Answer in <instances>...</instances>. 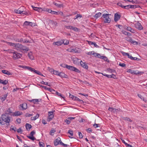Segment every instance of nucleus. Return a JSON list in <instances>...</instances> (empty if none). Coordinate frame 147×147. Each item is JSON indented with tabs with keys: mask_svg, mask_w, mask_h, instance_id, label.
Masks as SVG:
<instances>
[{
	"mask_svg": "<svg viewBox=\"0 0 147 147\" xmlns=\"http://www.w3.org/2000/svg\"><path fill=\"white\" fill-rule=\"evenodd\" d=\"M110 14L104 13L102 17L103 18L104 22L105 23H110L111 21V19L109 18V15Z\"/></svg>",
	"mask_w": 147,
	"mask_h": 147,
	"instance_id": "nucleus-1",
	"label": "nucleus"
},
{
	"mask_svg": "<svg viewBox=\"0 0 147 147\" xmlns=\"http://www.w3.org/2000/svg\"><path fill=\"white\" fill-rule=\"evenodd\" d=\"M1 119L2 120L6 123L7 125H9L10 119L9 116L5 115H1Z\"/></svg>",
	"mask_w": 147,
	"mask_h": 147,
	"instance_id": "nucleus-2",
	"label": "nucleus"
},
{
	"mask_svg": "<svg viewBox=\"0 0 147 147\" xmlns=\"http://www.w3.org/2000/svg\"><path fill=\"white\" fill-rule=\"evenodd\" d=\"M67 69L69 70L74 71L78 73L80 72V71L79 69L73 66L68 65L67 66Z\"/></svg>",
	"mask_w": 147,
	"mask_h": 147,
	"instance_id": "nucleus-3",
	"label": "nucleus"
},
{
	"mask_svg": "<svg viewBox=\"0 0 147 147\" xmlns=\"http://www.w3.org/2000/svg\"><path fill=\"white\" fill-rule=\"evenodd\" d=\"M21 57L22 55L16 52H13V59H16L21 58Z\"/></svg>",
	"mask_w": 147,
	"mask_h": 147,
	"instance_id": "nucleus-4",
	"label": "nucleus"
},
{
	"mask_svg": "<svg viewBox=\"0 0 147 147\" xmlns=\"http://www.w3.org/2000/svg\"><path fill=\"white\" fill-rule=\"evenodd\" d=\"M69 97L70 98H71L73 100L78 101L79 102H83V101L82 100L80 99L78 97L71 94H69Z\"/></svg>",
	"mask_w": 147,
	"mask_h": 147,
	"instance_id": "nucleus-5",
	"label": "nucleus"
},
{
	"mask_svg": "<svg viewBox=\"0 0 147 147\" xmlns=\"http://www.w3.org/2000/svg\"><path fill=\"white\" fill-rule=\"evenodd\" d=\"M54 116L53 115V112L49 111L48 112V121H51L54 117Z\"/></svg>",
	"mask_w": 147,
	"mask_h": 147,
	"instance_id": "nucleus-6",
	"label": "nucleus"
},
{
	"mask_svg": "<svg viewBox=\"0 0 147 147\" xmlns=\"http://www.w3.org/2000/svg\"><path fill=\"white\" fill-rule=\"evenodd\" d=\"M135 26L136 28L139 30H142L143 28V27L141 24L138 22H137L135 24Z\"/></svg>",
	"mask_w": 147,
	"mask_h": 147,
	"instance_id": "nucleus-7",
	"label": "nucleus"
},
{
	"mask_svg": "<svg viewBox=\"0 0 147 147\" xmlns=\"http://www.w3.org/2000/svg\"><path fill=\"white\" fill-rule=\"evenodd\" d=\"M61 142H62L60 138L58 137L54 141V144L55 146H57L58 144H61Z\"/></svg>",
	"mask_w": 147,
	"mask_h": 147,
	"instance_id": "nucleus-8",
	"label": "nucleus"
},
{
	"mask_svg": "<svg viewBox=\"0 0 147 147\" xmlns=\"http://www.w3.org/2000/svg\"><path fill=\"white\" fill-rule=\"evenodd\" d=\"M20 106L21 107V110H25L27 108V104L26 103H24L20 104Z\"/></svg>",
	"mask_w": 147,
	"mask_h": 147,
	"instance_id": "nucleus-9",
	"label": "nucleus"
},
{
	"mask_svg": "<svg viewBox=\"0 0 147 147\" xmlns=\"http://www.w3.org/2000/svg\"><path fill=\"white\" fill-rule=\"evenodd\" d=\"M80 64L81 66L84 68L88 69V66L85 62H84L82 61H81Z\"/></svg>",
	"mask_w": 147,
	"mask_h": 147,
	"instance_id": "nucleus-10",
	"label": "nucleus"
},
{
	"mask_svg": "<svg viewBox=\"0 0 147 147\" xmlns=\"http://www.w3.org/2000/svg\"><path fill=\"white\" fill-rule=\"evenodd\" d=\"M41 100L40 99H32L29 100H28L30 102H33L34 104H37L38 102L40 101Z\"/></svg>",
	"mask_w": 147,
	"mask_h": 147,
	"instance_id": "nucleus-11",
	"label": "nucleus"
},
{
	"mask_svg": "<svg viewBox=\"0 0 147 147\" xmlns=\"http://www.w3.org/2000/svg\"><path fill=\"white\" fill-rule=\"evenodd\" d=\"M102 74L103 75L106 76L108 78H113L114 79H117L116 78V76L114 74H113L111 75H109L106 74Z\"/></svg>",
	"mask_w": 147,
	"mask_h": 147,
	"instance_id": "nucleus-12",
	"label": "nucleus"
},
{
	"mask_svg": "<svg viewBox=\"0 0 147 147\" xmlns=\"http://www.w3.org/2000/svg\"><path fill=\"white\" fill-rule=\"evenodd\" d=\"M22 45L20 44L19 43H17L16 44V49L17 50H20L21 51V50H22Z\"/></svg>",
	"mask_w": 147,
	"mask_h": 147,
	"instance_id": "nucleus-13",
	"label": "nucleus"
},
{
	"mask_svg": "<svg viewBox=\"0 0 147 147\" xmlns=\"http://www.w3.org/2000/svg\"><path fill=\"white\" fill-rule=\"evenodd\" d=\"M80 59H78L77 58H74L73 59V61L74 63L75 64H77L79 63H80L81 61Z\"/></svg>",
	"mask_w": 147,
	"mask_h": 147,
	"instance_id": "nucleus-14",
	"label": "nucleus"
},
{
	"mask_svg": "<svg viewBox=\"0 0 147 147\" xmlns=\"http://www.w3.org/2000/svg\"><path fill=\"white\" fill-rule=\"evenodd\" d=\"M121 17V16L117 13H116L115 14L114 20L115 22L119 20Z\"/></svg>",
	"mask_w": 147,
	"mask_h": 147,
	"instance_id": "nucleus-15",
	"label": "nucleus"
},
{
	"mask_svg": "<svg viewBox=\"0 0 147 147\" xmlns=\"http://www.w3.org/2000/svg\"><path fill=\"white\" fill-rule=\"evenodd\" d=\"M1 72H2L3 74H5L7 75L8 76L11 75L12 74V73H11V72H10L8 71H7V70H1Z\"/></svg>",
	"mask_w": 147,
	"mask_h": 147,
	"instance_id": "nucleus-16",
	"label": "nucleus"
},
{
	"mask_svg": "<svg viewBox=\"0 0 147 147\" xmlns=\"http://www.w3.org/2000/svg\"><path fill=\"white\" fill-rule=\"evenodd\" d=\"M1 41L2 42L6 43L7 44L9 45H10L12 47H15V48L16 47L17 43H13L11 42H7L6 41H5L4 40Z\"/></svg>",
	"mask_w": 147,
	"mask_h": 147,
	"instance_id": "nucleus-17",
	"label": "nucleus"
},
{
	"mask_svg": "<svg viewBox=\"0 0 147 147\" xmlns=\"http://www.w3.org/2000/svg\"><path fill=\"white\" fill-rule=\"evenodd\" d=\"M126 40L134 45H136L137 44V42L135 41H133L131 38H127Z\"/></svg>",
	"mask_w": 147,
	"mask_h": 147,
	"instance_id": "nucleus-18",
	"label": "nucleus"
},
{
	"mask_svg": "<svg viewBox=\"0 0 147 147\" xmlns=\"http://www.w3.org/2000/svg\"><path fill=\"white\" fill-rule=\"evenodd\" d=\"M29 50V49L24 46L22 45V50L21 51L22 52H26Z\"/></svg>",
	"mask_w": 147,
	"mask_h": 147,
	"instance_id": "nucleus-19",
	"label": "nucleus"
},
{
	"mask_svg": "<svg viewBox=\"0 0 147 147\" xmlns=\"http://www.w3.org/2000/svg\"><path fill=\"white\" fill-rule=\"evenodd\" d=\"M53 4L59 8L62 7H63V4L57 3L56 2H54L53 3Z\"/></svg>",
	"mask_w": 147,
	"mask_h": 147,
	"instance_id": "nucleus-20",
	"label": "nucleus"
},
{
	"mask_svg": "<svg viewBox=\"0 0 147 147\" xmlns=\"http://www.w3.org/2000/svg\"><path fill=\"white\" fill-rule=\"evenodd\" d=\"M59 76L61 77L65 78H67L68 77V76L63 72H59Z\"/></svg>",
	"mask_w": 147,
	"mask_h": 147,
	"instance_id": "nucleus-21",
	"label": "nucleus"
},
{
	"mask_svg": "<svg viewBox=\"0 0 147 147\" xmlns=\"http://www.w3.org/2000/svg\"><path fill=\"white\" fill-rule=\"evenodd\" d=\"M31 127L32 126L30 124L28 123H26V128L27 131H29Z\"/></svg>",
	"mask_w": 147,
	"mask_h": 147,
	"instance_id": "nucleus-22",
	"label": "nucleus"
},
{
	"mask_svg": "<svg viewBox=\"0 0 147 147\" xmlns=\"http://www.w3.org/2000/svg\"><path fill=\"white\" fill-rule=\"evenodd\" d=\"M39 114L37 113L36 116L32 117L31 118V120L32 121H34L36 120L39 117Z\"/></svg>",
	"mask_w": 147,
	"mask_h": 147,
	"instance_id": "nucleus-23",
	"label": "nucleus"
},
{
	"mask_svg": "<svg viewBox=\"0 0 147 147\" xmlns=\"http://www.w3.org/2000/svg\"><path fill=\"white\" fill-rule=\"evenodd\" d=\"M127 30L130 31L132 33H134L135 32V30H134L133 29H132L129 26L127 27Z\"/></svg>",
	"mask_w": 147,
	"mask_h": 147,
	"instance_id": "nucleus-24",
	"label": "nucleus"
},
{
	"mask_svg": "<svg viewBox=\"0 0 147 147\" xmlns=\"http://www.w3.org/2000/svg\"><path fill=\"white\" fill-rule=\"evenodd\" d=\"M7 96V94H4L2 96H1L0 97V99L2 101H4L6 99Z\"/></svg>",
	"mask_w": 147,
	"mask_h": 147,
	"instance_id": "nucleus-25",
	"label": "nucleus"
},
{
	"mask_svg": "<svg viewBox=\"0 0 147 147\" xmlns=\"http://www.w3.org/2000/svg\"><path fill=\"white\" fill-rule=\"evenodd\" d=\"M54 43H55V45H57L58 46H60L63 44V41L62 40L56 42H54Z\"/></svg>",
	"mask_w": 147,
	"mask_h": 147,
	"instance_id": "nucleus-26",
	"label": "nucleus"
},
{
	"mask_svg": "<svg viewBox=\"0 0 147 147\" xmlns=\"http://www.w3.org/2000/svg\"><path fill=\"white\" fill-rule=\"evenodd\" d=\"M101 13L100 12H99L97 13H96L95 15L94 16V17L96 18V19H97L98 18L100 17L101 15Z\"/></svg>",
	"mask_w": 147,
	"mask_h": 147,
	"instance_id": "nucleus-27",
	"label": "nucleus"
},
{
	"mask_svg": "<svg viewBox=\"0 0 147 147\" xmlns=\"http://www.w3.org/2000/svg\"><path fill=\"white\" fill-rule=\"evenodd\" d=\"M28 56L29 58L32 60L34 59V56L31 53H28Z\"/></svg>",
	"mask_w": 147,
	"mask_h": 147,
	"instance_id": "nucleus-28",
	"label": "nucleus"
},
{
	"mask_svg": "<svg viewBox=\"0 0 147 147\" xmlns=\"http://www.w3.org/2000/svg\"><path fill=\"white\" fill-rule=\"evenodd\" d=\"M122 32L123 34H124L125 35H128V36H131V34L130 33L127 32L124 30H122Z\"/></svg>",
	"mask_w": 147,
	"mask_h": 147,
	"instance_id": "nucleus-29",
	"label": "nucleus"
},
{
	"mask_svg": "<svg viewBox=\"0 0 147 147\" xmlns=\"http://www.w3.org/2000/svg\"><path fill=\"white\" fill-rule=\"evenodd\" d=\"M22 114V113L21 112H20V111H17L14 114V115L15 116H19L20 115H21Z\"/></svg>",
	"mask_w": 147,
	"mask_h": 147,
	"instance_id": "nucleus-30",
	"label": "nucleus"
},
{
	"mask_svg": "<svg viewBox=\"0 0 147 147\" xmlns=\"http://www.w3.org/2000/svg\"><path fill=\"white\" fill-rule=\"evenodd\" d=\"M108 71L110 73H115L116 71L115 70L109 68L108 69Z\"/></svg>",
	"mask_w": 147,
	"mask_h": 147,
	"instance_id": "nucleus-31",
	"label": "nucleus"
},
{
	"mask_svg": "<svg viewBox=\"0 0 147 147\" xmlns=\"http://www.w3.org/2000/svg\"><path fill=\"white\" fill-rule=\"evenodd\" d=\"M101 59H103L105 61L108 62H109V60L105 56H103Z\"/></svg>",
	"mask_w": 147,
	"mask_h": 147,
	"instance_id": "nucleus-32",
	"label": "nucleus"
},
{
	"mask_svg": "<svg viewBox=\"0 0 147 147\" xmlns=\"http://www.w3.org/2000/svg\"><path fill=\"white\" fill-rule=\"evenodd\" d=\"M12 113L11 110L10 108H8L7 110L6 113L7 114L9 115Z\"/></svg>",
	"mask_w": 147,
	"mask_h": 147,
	"instance_id": "nucleus-33",
	"label": "nucleus"
},
{
	"mask_svg": "<svg viewBox=\"0 0 147 147\" xmlns=\"http://www.w3.org/2000/svg\"><path fill=\"white\" fill-rule=\"evenodd\" d=\"M21 9L20 8H19L18 9H15L14 11L15 13H17L20 14V12H21Z\"/></svg>",
	"mask_w": 147,
	"mask_h": 147,
	"instance_id": "nucleus-34",
	"label": "nucleus"
},
{
	"mask_svg": "<svg viewBox=\"0 0 147 147\" xmlns=\"http://www.w3.org/2000/svg\"><path fill=\"white\" fill-rule=\"evenodd\" d=\"M140 73V72H139L138 70H133V74L137 75V74H139Z\"/></svg>",
	"mask_w": 147,
	"mask_h": 147,
	"instance_id": "nucleus-35",
	"label": "nucleus"
},
{
	"mask_svg": "<svg viewBox=\"0 0 147 147\" xmlns=\"http://www.w3.org/2000/svg\"><path fill=\"white\" fill-rule=\"evenodd\" d=\"M73 30L74 31L76 32H78V31L79 29L76 27H74L73 26H72V28H71V29Z\"/></svg>",
	"mask_w": 147,
	"mask_h": 147,
	"instance_id": "nucleus-36",
	"label": "nucleus"
},
{
	"mask_svg": "<svg viewBox=\"0 0 147 147\" xmlns=\"http://www.w3.org/2000/svg\"><path fill=\"white\" fill-rule=\"evenodd\" d=\"M73 30L74 31L76 32H78V31L79 29L76 27H74L73 26H72V28H71V29Z\"/></svg>",
	"mask_w": 147,
	"mask_h": 147,
	"instance_id": "nucleus-37",
	"label": "nucleus"
},
{
	"mask_svg": "<svg viewBox=\"0 0 147 147\" xmlns=\"http://www.w3.org/2000/svg\"><path fill=\"white\" fill-rule=\"evenodd\" d=\"M27 137L33 141L36 139L33 136H27Z\"/></svg>",
	"mask_w": 147,
	"mask_h": 147,
	"instance_id": "nucleus-38",
	"label": "nucleus"
},
{
	"mask_svg": "<svg viewBox=\"0 0 147 147\" xmlns=\"http://www.w3.org/2000/svg\"><path fill=\"white\" fill-rule=\"evenodd\" d=\"M55 132V131L54 129L51 130L50 132V135L53 136L54 134V133Z\"/></svg>",
	"mask_w": 147,
	"mask_h": 147,
	"instance_id": "nucleus-39",
	"label": "nucleus"
},
{
	"mask_svg": "<svg viewBox=\"0 0 147 147\" xmlns=\"http://www.w3.org/2000/svg\"><path fill=\"white\" fill-rule=\"evenodd\" d=\"M123 119L125 121H129L131 123L132 122V121L129 118H127V117H124Z\"/></svg>",
	"mask_w": 147,
	"mask_h": 147,
	"instance_id": "nucleus-40",
	"label": "nucleus"
},
{
	"mask_svg": "<svg viewBox=\"0 0 147 147\" xmlns=\"http://www.w3.org/2000/svg\"><path fill=\"white\" fill-rule=\"evenodd\" d=\"M68 133L70 134V135L71 136H72L73 135V131L71 129H70L68 130Z\"/></svg>",
	"mask_w": 147,
	"mask_h": 147,
	"instance_id": "nucleus-41",
	"label": "nucleus"
},
{
	"mask_svg": "<svg viewBox=\"0 0 147 147\" xmlns=\"http://www.w3.org/2000/svg\"><path fill=\"white\" fill-rule=\"evenodd\" d=\"M139 6L138 5H130V7L131 9H134Z\"/></svg>",
	"mask_w": 147,
	"mask_h": 147,
	"instance_id": "nucleus-42",
	"label": "nucleus"
},
{
	"mask_svg": "<svg viewBox=\"0 0 147 147\" xmlns=\"http://www.w3.org/2000/svg\"><path fill=\"white\" fill-rule=\"evenodd\" d=\"M26 13H27L26 11L21 10V12L20 13V14L21 15H26Z\"/></svg>",
	"mask_w": 147,
	"mask_h": 147,
	"instance_id": "nucleus-43",
	"label": "nucleus"
},
{
	"mask_svg": "<svg viewBox=\"0 0 147 147\" xmlns=\"http://www.w3.org/2000/svg\"><path fill=\"white\" fill-rule=\"evenodd\" d=\"M34 72L35 73L37 74H38L41 75L42 76H43V75L41 74V72H40L39 71L36 70H34Z\"/></svg>",
	"mask_w": 147,
	"mask_h": 147,
	"instance_id": "nucleus-44",
	"label": "nucleus"
},
{
	"mask_svg": "<svg viewBox=\"0 0 147 147\" xmlns=\"http://www.w3.org/2000/svg\"><path fill=\"white\" fill-rule=\"evenodd\" d=\"M94 54V51H93L88 52L86 53V54L88 55H93Z\"/></svg>",
	"mask_w": 147,
	"mask_h": 147,
	"instance_id": "nucleus-45",
	"label": "nucleus"
},
{
	"mask_svg": "<svg viewBox=\"0 0 147 147\" xmlns=\"http://www.w3.org/2000/svg\"><path fill=\"white\" fill-rule=\"evenodd\" d=\"M59 72L57 71L56 70H54L53 71V74L55 75H57V76H59Z\"/></svg>",
	"mask_w": 147,
	"mask_h": 147,
	"instance_id": "nucleus-46",
	"label": "nucleus"
},
{
	"mask_svg": "<svg viewBox=\"0 0 147 147\" xmlns=\"http://www.w3.org/2000/svg\"><path fill=\"white\" fill-rule=\"evenodd\" d=\"M79 17L81 18L82 17V16L80 14H77V15L75 16V18H74V19H76Z\"/></svg>",
	"mask_w": 147,
	"mask_h": 147,
	"instance_id": "nucleus-47",
	"label": "nucleus"
},
{
	"mask_svg": "<svg viewBox=\"0 0 147 147\" xmlns=\"http://www.w3.org/2000/svg\"><path fill=\"white\" fill-rule=\"evenodd\" d=\"M27 68L28 69H29V70L31 71L34 72V70L35 69L33 68H32L29 67H27Z\"/></svg>",
	"mask_w": 147,
	"mask_h": 147,
	"instance_id": "nucleus-48",
	"label": "nucleus"
},
{
	"mask_svg": "<svg viewBox=\"0 0 147 147\" xmlns=\"http://www.w3.org/2000/svg\"><path fill=\"white\" fill-rule=\"evenodd\" d=\"M60 66L62 67L65 68L66 67L67 69V66L68 65L65 64H62L60 65Z\"/></svg>",
	"mask_w": 147,
	"mask_h": 147,
	"instance_id": "nucleus-49",
	"label": "nucleus"
},
{
	"mask_svg": "<svg viewBox=\"0 0 147 147\" xmlns=\"http://www.w3.org/2000/svg\"><path fill=\"white\" fill-rule=\"evenodd\" d=\"M78 134L80 138H83V136L82 134L80 132H78Z\"/></svg>",
	"mask_w": 147,
	"mask_h": 147,
	"instance_id": "nucleus-50",
	"label": "nucleus"
},
{
	"mask_svg": "<svg viewBox=\"0 0 147 147\" xmlns=\"http://www.w3.org/2000/svg\"><path fill=\"white\" fill-rule=\"evenodd\" d=\"M31 23H32L31 22L26 21L24 22V24L26 25H30Z\"/></svg>",
	"mask_w": 147,
	"mask_h": 147,
	"instance_id": "nucleus-51",
	"label": "nucleus"
},
{
	"mask_svg": "<svg viewBox=\"0 0 147 147\" xmlns=\"http://www.w3.org/2000/svg\"><path fill=\"white\" fill-rule=\"evenodd\" d=\"M138 97L139 98H140L142 100H143L144 101L145 100L144 99V97L143 96H142L141 94H138Z\"/></svg>",
	"mask_w": 147,
	"mask_h": 147,
	"instance_id": "nucleus-52",
	"label": "nucleus"
},
{
	"mask_svg": "<svg viewBox=\"0 0 147 147\" xmlns=\"http://www.w3.org/2000/svg\"><path fill=\"white\" fill-rule=\"evenodd\" d=\"M8 82V81L6 80H5L4 81H3V82H2V84L4 85H6Z\"/></svg>",
	"mask_w": 147,
	"mask_h": 147,
	"instance_id": "nucleus-53",
	"label": "nucleus"
},
{
	"mask_svg": "<svg viewBox=\"0 0 147 147\" xmlns=\"http://www.w3.org/2000/svg\"><path fill=\"white\" fill-rule=\"evenodd\" d=\"M121 53L122 54V55L124 56H127L128 55H129V53H125V52H124L123 51L121 52Z\"/></svg>",
	"mask_w": 147,
	"mask_h": 147,
	"instance_id": "nucleus-54",
	"label": "nucleus"
},
{
	"mask_svg": "<svg viewBox=\"0 0 147 147\" xmlns=\"http://www.w3.org/2000/svg\"><path fill=\"white\" fill-rule=\"evenodd\" d=\"M65 28L67 29H71V28H72V26H65Z\"/></svg>",
	"mask_w": 147,
	"mask_h": 147,
	"instance_id": "nucleus-55",
	"label": "nucleus"
},
{
	"mask_svg": "<svg viewBox=\"0 0 147 147\" xmlns=\"http://www.w3.org/2000/svg\"><path fill=\"white\" fill-rule=\"evenodd\" d=\"M119 65L122 67H124L125 66V64L124 63H120L119 64Z\"/></svg>",
	"mask_w": 147,
	"mask_h": 147,
	"instance_id": "nucleus-56",
	"label": "nucleus"
},
{
	"mask_svg": "<svg viewBox=\"0 0 147 147\" xmlns=\"http://www.w3.org/2000/svg\"><path fill=\"white\" fill-rule=\"evenodd\" d=\"M99 124H96V123H95V124H93V126L95 128H96V127H99Z\"/></svg>",
	"mask_w": 147,
	"mask_h": 147,
	"instance_id": "nucleus-57",
	"label": "nucleus"
},
{
	"mask_svg": "<svg viewBox=\"0 0 147 147\" xmlns=\"http://www.w3.org/2000/svg\"><path fill=\"white\" fill-rule=\"evenodd\" d=\"M65 122L68 125L71 122V121L68 119L65 120Z\"/></svg>",
	"mask_w": 147,
	"mask_h": 147,
	"instance_id": "nucleus-58",
	"label": "nucleus"
},
{
	"mask_svg": "<svg viewBox=\"0 0 147 147\" xmlns=\"http://www.w3.org/2000/svg\"><path fill=\"white\" fill-rule=\"evenodd\" d=\"M133 70L131 69H129L128 70L127 72L129 73L132 74H133Z\"/></svg>",
	"mask_w": 147,
	"mask_h": 147,
	"instance_id": "nucleus-59",
	"label": "nucleus"
},
{
	"mask_svg": "<svg viewBox=\"0 0 147 147\" xmlns=\"http://www.w3.org/2000/svg\"><path fill=\"white\" fill-rule=\"evenodd\" d=\"M35 131L34 130L32 131L30 134V136H33L35 134Z\"/></svg>",
	"mask_w": 147,
	"mask_h": 147,
	"instance_id": "nucleus-60",
	"label": "nucleus"
},
{
	"mask_svg": "<svg viewBox=\"0 0 147 147\" xmlns=\"http://www.w3.org/2000/svg\"><path fill=\"white\" fill-rule=\"evenodd\" d=\"M63 43L64 45H68L69 44V41L67 40H64L63 41Z\"/></svg>",
	"mask_w": 147,
	"mask_h": 147,
	"instance_id": "nucleus-61",
	"label": "nucleus"
},
{
	"mask_svg": "<svg viewBox=\"0 0 147 147\" xmlns=\"http://www.w3.org/2000/svg\"><path fill=\"white\" fill-rule=\"evenodd\" d=\"M61 145L63 146L64 147H66L68 146V145L67 144H64L62 142H61Z\"/></svg>",
	"mask_w": 147,
	"mask_h": 147,
	"instance_id": "nucleus-62",
	"label": "nucleus"
},
{
	"mask_svg": "<svg viewBox=\"0 0 147 147\" xmlns=\"http://www.w3.org/2000/svg\"><path fill=\"white\" fill-rule=\"evenodd\" d=\"M58 12H56L53 11H52V13H51V14L55 15H58Z\"/></svg>",
	"mask_w": 147,
	"mask_h": 147,
	"instance_id": "nucleus-63",
	"label": "nucleus"
},
{
	"mask_svg": "<svg viewBox=\"0 0 147 147\" xmlns=\"http://www.w3.org/2000/svg\"><path fill=\"white\" fill-rule=\"evenodd\" d=\"M116 26L120 29H121L123 27V26L121 25H117Z\"/></svg>",
	"mask_w": 147,
	"mask_h": 147,
	"instance_id": "nucleus-64",
	"label": "nucleus"
}]
</instances>
